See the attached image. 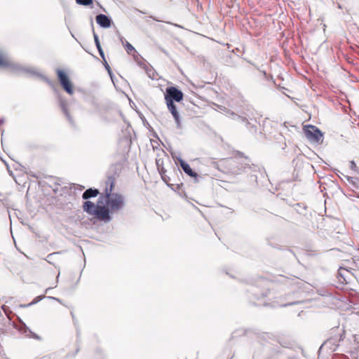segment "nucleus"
Masks as SVG:
<instances>
[{
  "label": "nucleus",
  "mask_w": 359,
  "mask_h": 359,
  "mask_svg": "<svg viewBox=\"0 0 359 359\" xmlns=\"http://www.w3.org/2000/svg\"><path fill=\"white\" fill-rule=\"evenodd\" d=\"M104 192L99 197L97 204L92 201H85L83 205V210L88 215L104 222H108L111 217L110 213L119 211L125 205L124 198L122 195L113 193V183L109 182Z\"/></svg>",
  "instance_id": "obj_1"
},
{
  "label": "nucleus",
  "mask_w": 359,
  "mask_h": 359,
  "mask_svg": "<svg viewBox=\"0 0 359 359\" xmlns=\"http://www.w3.org/2000/svg\"><path fill=\"white\" fill-rule=\"evenodd\" d=\"M183 97L182 92L175 87L172 86L166 89V94L165 95V103L178 128L181 126L180 116L174 104V101L180 102L183 100Z\"/></svg>",
  "instance_id": "obj_2"
},
{
  "label": "nucleus",
  "mask_w": 359,
  "mask_h": 359,
  "mask_svg": "<svg viewBox=\"0 0 359 359\" xmlns=\"http://www.w3.org/2000/svg\"><path fill=\"white\" fill-rule=\"evenodd\" d=\"M304 132L306 138L312 142H318L323 138V133L321 131L313 126H306L304 128Z\"/></svg>",
  "instance_id": "obj_3"
},
{
  "label": "nucleus",
  "mask_w": 359,
  "mask_h": 359,
  "mask_svg": "<svg viewBox=\"0 0 359 359\" xmlns=\"http://www.w3.org/2000/svg\"><path fill=\"white\" fill-rule=\"evenodd\" d=\"M344 338H327L320 346L319 351L326 350L329 352H334L339 346V342Z\"/></svg>",
  "instance_id": "obj_4"
},
{
  "label": "nucleus",
  "mask_w": 359,
  "mask_h": 359,
  "mask_svg": "<svg viewBox=\"0 0 359 359\" xmlns=\"http://www.w3.org/2000/svg\"><path fill=\"white\" fill-rule=\"evenodd\" d=\"M274 342H278L282 347L293 349L296 347L295 342L290 338H271Z\"/></svg>",
  "instance_id": "obj_5"
},
{
  "label": "nucleus",
  "mask_w": 359,
  "mask_h": 359,
  "mask_svg": "<svg viewBox=\"0 0 359 359\" xmlns=\"http://www.w3.org/2000/svg\"><path fill=\"white\" fill-rule=\"evenodd\" d=\"M96 22L100 27L104 28H109L111 25V19L104 14L97 15Z\"/></svg>",
  "instance_id": "obj_6"
},
{
  "label": "nucleus",
  "mask_w": 359,
  "mask_h": 359,
  "mask_svg": "<svg viewBox=\"0 0 359 359\" xmlns=\"http://www.w3.org/2000/svg\"><path fill=\"white\" fill-rule=\"evenodd\" d=\"M180 163L182 170L186 174L191 177H196L197 176V174L191 170V168H190L189 165L187 163L184 161L182 159H180Z\"/></svg>",
  "instance_id": "obj_7"
},
{
  "label": "nucleus",
  "mask_w": 359,
  "mask_h": 359,
  "mask_svg": "<svg viewBox=\"0 0 359 359\" xmlns=\"http://www.w3.org/2000/svg\"><path fill=\"white\" fill-rule=\"evenodd\" d=\"M99 194V191L97 189H88L84 191L83 194V198L86 200V201H90L88 199L90 198H95Z\"/></svg>",
  "instance_id": "obj_8"
},
{
  "label": "nucleus",
  "mask_w": 359,
  "mask_h": 359,
  "mask_svg": "<svg viewBox=\"0 0 359 359\" xmlns=\"http://www.w3.org/2000/svg\"><path fill=\"white\" fill-rule=\"evenodd\" d=\"M57 74L61 85L69 79L67 74L62 70L57 69Z\"/></svg>",
  "instance_id": "obj_9"
},
{
  "label": "nucleus",
  "mask_w": 359,
  "mask_h": 359,
  "mask_svg": "<svg viewBox=\"0 0 359 359\" xmlns=\"http://www.w3.org/2000/svg\"><path fill=\"white\" fill-rule=\"evenodd\" d=\"M62 86L63 87V88L65 90V91L67 93H69V95L73 94V93H74L73 88H72V83L69 79L67 81L62 83Z\"/></svg>",
  "instance_id": "obj_10"
},
{
  "label": "nucleus",
  "mask_w": 359,
  "mask_h": 359,
  "mask_svg": "<svg viewBox=\"0 0 359 359\" xmlns=\"http://www.w3.org/2000/svg\"><path fill=\"white\" fill-rule=\"evenodd\" d=\"M94 39H95V42L96 46H97V48L98 49L99 53L101 55V57L102 58H104V52H103V50H102V49L101 48V46H100L98 37H97V36L96 34L94 35Z\"/></svg>",
  "instance_id": "obj_11"
},
{
  "label": "nucleus",
  "mask_w": 359,
  "mask_h": 359,
  "mask_svg": "<svg viewBox=\"0 0 359 359\" xmlns=\"http://www.w3.org/2000/svg\"><path fill=\"white\" fill-rule=\"evenodd\" d=\"M9 64L8 59L2 55H0V67H6Z\"/></svg>",
  "instance_id": "obj_12"
},
{
  "label": "nucleus",
  "mask_w": 359,
  "mask_h": 359,
  "mask_svg": "<svg viewBox=\"0 0 359 359\" xmlns=\"http://www.w3.org/2000/svg\"><path fill=\"white\" fill-rule=\"evenodd\" d=\"M76 2L79 5L89 6L93 4V0H76Z\"/></svg>",
  "instance_id": "obj_13"
},
{
  "label": "nucleus",
  "mask_w": 359,
  "mask_h": 359,
  "mask_svg": "<svg viewBox=\"0 0 359 359\" xmlns=\"http://www.w3.org/2000/svg\"><path fill=\"white\" fill-rule=\"evenodd\" d=\"M125 48L128 53H130L132 50H134V47L128 42H126Z\"/></svg>",
  "instance_id": "obj_14"
},
{
  "label": "nucleus",
  "mask_w": 359,
  "mask_h": 359,
  "mask_svg": "<svg viewBox=\"0 0 359 359\" xmlns=\"http://www.w3.org/2000/svg\"><path fill=\"white\" fill-rule=\"evenodd\" d=\"M44 297V296H37L36 297L34 300L30 303L29 304V306H31V305H33V304H35L36 303H38L39 301H41V299H43V298Z\"/></svg>",
  "instance_id": "obj_15"
},
{
  "label": "nucleus",
  "mask_w": 359,
  "mask_h": 359,
  "mask_svg": "<svg viewBox=\"0 0 359 359\" xmlns=\"http://www.w3.org/2000/svg\"><path fill=\"white\" fill-rule=\"evenodd\" d=\"M79 349H80V348L79 346V341H76V348L75 349V351L71 356H72V357L75 356L76 354L79 352Z\"/></svg>",
  "instance_id": "obj_16"
},
{
  "label": "nucleus",
  "mask_w": 359,
  "mask_h": 359,
  "mask_svg": "<svg viewBox=\"0 0 359 359\" xmlns=\"http://www.w3.org/2000/svg\"><path fill=\"white\" fill-rule=\"evenodd\" d=\"M105 67L107 69V71L110 73V67L107 63H106Z\"/></svg>",
  "instance_id": "obj_17"
},
{
  "label": "nucleus",
  "mask_w": 359,
  "mask_h": 359,
  "mask_svg": "<svg viewBox=\"0 0 359 359\" xmlns=\"http://www.w3.org/2000/svg\"><path fill=\"white\" fill-rule=\"evenodd\" d=\"M351 168H353L355 167V163L353 161L351 162Z\"/></svg>",
  "instance_id": "obj_18"
},
{
  "label": "nucleus",
  "mask_w": 359,
  "mask_h": 359,
  "mask_svg": "<svg viewBox=\"0 0 359 359\" xmlns=\"http://www.w3.org/2000/svg\"><path fill=\"white\" fill-rule=\"evenodd\" d=\"M63 109H64V111L65 112V114H67V116H68V114H67V112L66 109L64 107V108H63Z\"/></svg>",
  "instance_id": "obj_19"
},
{
  "label": "nucleus",
  "mask_w": 359,
  "mask_h": 359,
  "mask_svg": "<svg viewBox=\"0 0 359 359\" xmlns=\"http://www.w3.org/2000/svg\"><path fill=\"white\" fill-rule=\"evenodd\" d=\"M50 298H51V299H55V300H57V301H58V299H57V298H55V297H50Z\"/></svg>",
  "instance_id": "obj_20"
},
{
  "label": "nucleus",
  "mask_w": 359,
  "mask_h": 359,
  "mask_svg": "<svg viewBox=\"0 0 359 359\" xmlns=\"http://www.w3.org/2000/svg\"><path fill=\"white\" fill-rule=\"evenodd\" d=\"M229 359H232V357L231 358H229Z\"/></svg>",
  "instance_id": "obj_21"
}]
</instances>
